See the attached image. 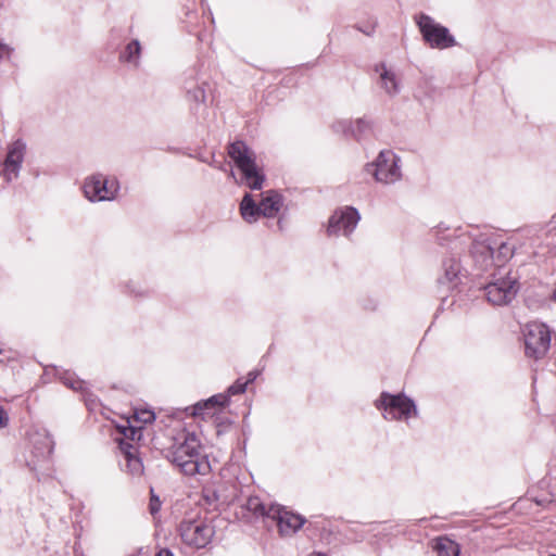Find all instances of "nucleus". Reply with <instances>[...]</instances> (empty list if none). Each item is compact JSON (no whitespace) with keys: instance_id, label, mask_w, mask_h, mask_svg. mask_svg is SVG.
Wrapping results in <instances>:
<instances>
[{"instance_id":"1","label":"nucleus","mask_w":556,"mask_h":556,"mask_svg":"<svg viewBox=\"0 0 556 556\" xmlns=\"http://www.w3.org/2000/svg\"><path fill=\"white\" fill-rule=\"evenodd\" d=\"M165 458L186 476H205L211 471L210 462L202 454L200 441L194 433H179L166 450Z\"/></svg>"},{"instance_id":"2","label":"nucleus","mask_w":556,"mask_h":556,"mask_svg":"<svg viewBox=\"0 0 556 556\" xmlns=\"http://www.w3.org/2000/svg\"><path fill=\"white\" fill-rule=\"evenodd\" d=\"M228 154L242 172L245 185L252 190L262 189L265 176L256 166L254 152L243 141H235Z\"/></svg>"},{"instance_id":"3","label":"nucleus","mask_w":556,"mask_h":556,"mask_svg":"<svg viewBox=\"0 0 556 556\" xmlns=\"http://www.w3.org/2000/svg\"><path fill=\"white\" fill-rule=\"evenodd\" d=\"M282 206V197L277 191L270 190L265 193L260 204L256 205L252 195L247 193L240 204L242 218L248 223H253L260 215L264 217H275Z\"/></svg>"},{"instance_id":"4","label":"nucleus","mask_w":556,"mask_h":556,"mask_svg":"<svg viewBox=\"0 0 556 556\" xmlns=\"http://www.w3.org/2000/svg\"><path fill=\"white\" fill-rule=\"evenodd\" d=\"M424 41L432 49H447L456 46L454 36L448 28L437 23L431 16L420 13L415 16Z\"/></svg>"},{"instance_id":"5","label":"nucleus","mask_w":556,"mask_h":556,"mask_svg":"<svg viewBox=\"0 0 556 556\" xmlns=\"http://www.w3.org/2000/svg\"><path fill=\"white\" fill-rule=\"evenodd\" d=\"M181 541L194 548L205 547L214 536V527L211 521L197 518V519H184L179 523L178 528Z\"/></svg>"},{"instance_id":"6","label":"nucleus","mask_w":556,"mask_h":556,"mask_svg":"<svg viewBox=\"0 0 556 556\" xmlns=\"http://www.w3.org/2000/svg\"><path fill=\"white\" fill-rule=\"evenodd\" d=\"M523 338L527 357L540 359L547 353L551 344V331L546 325L536 321L529 323L525 327Z\"/></svg>"},{"instance_id":"7","label":"nucleus","mask_w":556,"mask_h":556,"mask_svg":"<svg viewBox=\"0 0 556 556\" xmlns=\"http://www.w3.org/2000/svg\"><path fill=\"white\" fill-rule=\"evenodd\" d=\"M519 286L516 277H511L509 273H506L505 276H501L498 278L493 276V280H491L484 288L485 296L488 301L493 305H506L510 303L517 292Z\"/></svg>"},{"instance_id":"8","label":"nucleus","mask_w":556,"mask_h":556,"mask_svg":"<svg viewBox=\"0 0 556 556\" xmlns=\"http://www.w3.org/2000/svg\"><path fill=\"white\" fill-rule=\"evenodd\" d=\"M366 170L371 173L377 181L392 184L401 178L396 155L390 151H381L375 163L368 164Z\"/></svg>"},{"instance_id":"9","label":"nucleus","mask_w":556,"mask_h":556,"mask_svg":"<svg viewBox=\"0 0 556 556\" xmlns=\"http://www.w3.org/2000/svg\"><path fill=\"white\" fill-rule=\"evenodd\" d=\"M379 409H383L386 419H402L408 418L412 413H416L414 402L404 395H392L383 392L380 396Z\"/></svg>"},{"instance_id":"10","label":"nucleus","mask_w":556,"mask_h":556,"mask_svg":"<svg viewBox=\"0 0 556 556\" xmlns=\"http://www.w3.org/2000/svg\"><path fill=\"white\" fill-rule=\"evenodd\" d=\"M119 189L115 178L109 179L101 174L93 175L85 181L84 192L90 201H105L115 198Z\"/></svg>"},{"instance_id":"11","label":"nucleus","mask_w":556,"mask_h":556,"mask_svg":"<svg viewBox=\"0 0 556 556\" xmlns=\"http://www.w3.org/2000/svg\"><path fill=\"white\" fill-rule=\"evenodd\" d=\"M269 519L276 522L279 533L282 536H289L295 533L305 522L301 515L288 510L278 504L271 505L269 509Z\"/></svg>"},{"instance_id":"12","label":"nucleus","mask_w":556,"mask_h":556,"mask_svg":"<svg viewBox=\"0 0 556 556\" xmlns=\"http://www.w3.org/2000/svg\"><path fill=\"white\" fill-rule=\"evenodd\" d=\"M358 220L359 214L354 207L337 211L329 218L327 232L329 236L340 233L349 236L355 229Z\"/></svg>"},{"instance_id":"13","label":"nucleus","mask_w":556,"mask_h":556,"mask_svg":"<svg viewBox=\"0 0 556 556\" xmlns=\"http://www.w3.org/2000/svg\"><path fill=\"white\" fill-rule=\"evenodd\" d=\"M26 144L22 140L14 141L8 149V154L3 163L2 176L7 181L16 178L24 161Z\"/></svg>"},{"instance_id":"14","label":"nucleus","mask_w":556,"mask_h":556,"mask_svg":"<svg viewBox=\"0 0 556 556\" xmlns=\"http://www.w3.org/2000/svg\"><path fill=\"white\" fill-rule=\"evenodd\" d=\"M119 450L123 456L121 463L125 470L131 476L140 477L143 473V464L138 455V448L129 442L121 441Z\"/></svg>"},{"instance_id":"15","label":"nucleus","mask_w":556,"mask_h":556,"mask_svg":"<svg viewBox=\"0 0 556 556\" xmlns=\"http://www.w3.org/2000/svg\"><path fill=\"white\" fill-rule=\"evenodd\" d=\"M475 264L482 270H488L494 264L493 248L485 241L475 240L470 250Z\"/></svg>"},{"instance_id":"16","label":"nucleus","mask_w":556,"mask_h":556,"mask_svg":"<svg viewBox=\"0 0 556 556\" xmlns=\"http://www.w3.org/2000/svg\"><path fill=\"white\" fill-rule=\"evenodd\" d=\"M228 402L226 395L219 394L210 397L205 402L197 403L193 406V415L205 418L206 416H213L218 409L225 406Z\"/></svg>"},{"instance_id":"17","label":"nucleus","mask_w":556,"mask_h":556,"mask_svg":"<svg viewBox=\"0 0 556 556\" xmlns=\"http://www.w3.org/2000/svg\"><path fill=\"white\" fill-rule=\"evenodd\" d=\"M376 72L380 74L381 88H383L388 94L394 96L400 92V80L394 72L389 71L384 64L377 65Z\"/></svg>"},{"instance_id":"18","label":"nucleus","mask_w":556,"mask_h":556,"mask_svg":"<svg viewBox=\"0 0 556 556\" xmlns=\"http://www.w3.org/2000/svg\"><path fill=\"white\" fill-rule=\"evenodd\" d=\"M185 90L187 99L195 104H202L206 101V87L205 81L199 83L192 78L185 80Z\"/></svg>"},{"instance_id":"19","label":"nucleus","mask_w":556,"mask_h":556,"mask_svg":"<svg viewBox=\"0 0 556 556\" xmlns=\"http://www.w3.org/2000/svg\"><path fill=\"white\" fill-rule=\"evenodd\" d=\"M338 126L341 127L344 132L350 134L356 139H361L370 128L369 123L363 118H358L354 123L346 121L339 122Z\"/></svg>"},{"instance_id":"20","label":"nucleus","mask_w":556,"mask_h":556,"mask_svg":"<svg viewBox=\"0 0 556 556\" xmlns=\"http://www.w3.org/2000/svg\"><path fill=\"white\" fill-rule=\"evenodd\" d=\"M438 556H459V545L444 536L438 538L433 545Z\"/></svg>"},{"instance_id":"21","label":"nucleus","mask_w":556,"mask_h":556,"mask_svg":"<svg viewBox=\"0 0 556 556\" xmlns=\"http://www.w3.org/2000/svg\"><path fill=\"white\" fill-rule=\"evenodd\" d=\"M141 54V46L137 39L131 40L121 53L119 60L137 67Z\"/></svg>"},{"instance_id":"22","label":"nucleus","mask_w":556,"mask_h":556,"mask_svg":"<svg viewBox=\"0 0 556 556\" xmlns=\"http://www.w3.org/2000/svg\"><path fill=\"white\" fill-rule=\"evenodd\" d=\"M271 505L273 504H264L257 496H251L248 498L245 507L254 516L269 519V509L271 508Z\"/></svg>"},{"instance_id":"23","label":"nucleus","mask_w":556,"mask_h":556,"mask_svg":"<svg viewBox=\"0 0 556 556\" xmlns=\"http://www.w3.org/2000/svg\"><path fill=\"white\" fill-rule=\"evenodd\" d=\"M443 269H444L443 279L446 282L452 283L456 280V278L458 277V275L460 273V264L456 258L452 257V258L445 260L443 262Z\"/></svg>"},{"instance_id":"24","label":"nucleus","mask_w":556,"mask_h":556,"mask_svg":"<svg viewBox=\"0 0 556 556\" xmlns=\"http://www.w3.org/2000/svg\"><path fill=\"white\" fill-rule=\"evenodd\" d=\"M135 418L139 422L149 424L154 420L155 415L151 410L143 409V410L135 412Z\"/></svg>"},{"instance_id":"25","label":"nucleus","mask_w":556,"mask_h":556,"mask_svg":"<svg viewBox=\"0 0 556 556\" xmlns=\"http://www.w3.org/2000/svg\"><path fill=\"white\" fill-rule=\"evenodd\" d=\"M247 387L248 382H244L241 378L237 379L236 382L228 388V393L230 395L244 393Z\"/></svg>"},{"instance_id":"26","label":"nucleus","mask_w":556,"mask_h":556,"mask_svg":"<svg viewBox=\"0 0 556 556\" xmlns=\"http://www.w3.org/2000/svg\"><path fill=\"white\" fill-rule=\"evenodd\" d=\"M513 255L511 248L506 243H501L498 248L497 261L505 262L508 257Z\"/></svg>"},{"instance_id":"27","label":"nucleus","mask_w":556,"mask_h":556,"mask_svg":"<svg viewBox=\"0 0 556 556\" xmlns=\"http://www.w3.org/2000/svg\"><path fill=\"white\" fill-rule=\"evenodd\" d=\"M160 508H161V502H160L159 497L155 496L154 494H152L151 498H150V504H149L150 513L152 515H155L156 513H159Z\"/></svg>"},{"instance_id":"28","label":"nucleus","mask_w":556,"mask_h":556,"mask_svg":"<svg viewBox=\"0 0 556 556\" xmlns=\"http://www.w3.org/2000/svg\"><path fill=\"white\" fill-rule=\"evenodd\" d=\"M13 49L4 43L0 42V61L4 58H9Z\"/></svg>"},{"instance_id":"29","label":"nucleus","mask_w":556,"mask_h":556,"mask_svg":"<svg viewBox=\"0 0 556 556\" xmlns=\"http://www.w3.org/2000/svg\"><path fill=\"white\" fill-rule=\"evenodd\" d=\"M9 417L7 412L0 406V428H3L8 425Z\"/></svg>"},{"instance_id":"30","label":"nucleus","mask_w":556,"mask_h":556,"mask_svg":"<svg viewBox=\"0 0 556 556\" xmlns=\"http://www.w3.org/2000/svg\"><path fill=\"white\" fill-rule=\"evenodd\" d=\"M256 377H257V372L256 371H250L248 374V379L244 380V382H248V384L252 383L256 379Z\"/></svg>"},{"instance_id":"31","label":"nucleus","mask_w":556,"mask_h":556,"mask_svg":"<svg viewBox=\"0 0 556 556\" xmlns=\"http://www.w3.org/2000/svg\"><path fill=\"white\" fill-rule=\"evenodd\" d=\"M68 386L74 389V390H78L81 388V382L80 381H72L68 383Z\"/></svg>"},{"instance_id":"32","label":"nucleus","mask_w":556,"mask_h":556,"mask_svg":"<svg viewBox=\"0 0 556 556\" xmlns=\"http://www.w3.org/2000/svg\"><path fill=\"white\" fill-rule=\"evenodd\" d=\"M155 556H174L173 553L168 549H163L159 552Z\"/></svg>"},{"instance_id":"33","label":"nucleus","mask_w":556,"mask_h":556,"mask_svg":"<svg viewBox=\"0 0 556 556\" xmlns=\"http://www.w3.org/2000/svg\"><path fill=\"white\" fill-rule=\"evenodd\" d=\"M130 432H131V440H134L135 435L138 433V431L136 429L131 428Z\"/></svg>"},{"instance_id":"34","label":"nucleus","mask_w":556,"mask_h":556,"mask_svg":"<svg viewBox=\"0 0 556 556\" xmlns=\"http://www.w3.org/2000/svg\"><path fill=\"white\" fill-rule=\"evenodd\" d=\"M309 556H326V555H325V554H323V553H313V554H311Z\"/></svg>"}]
</instances>
